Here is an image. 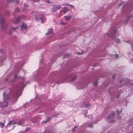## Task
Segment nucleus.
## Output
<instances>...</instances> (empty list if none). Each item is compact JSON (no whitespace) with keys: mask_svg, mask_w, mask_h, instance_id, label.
Instances as JSON below:
<instances>
[{"mask_svg":"<svg viewBox=\"0 0 133 133\" xmlns=\"http://www.w3.org/2000/svg\"><path fill=\"white\" fill-rule=\"evenodd\" d=\"M25 17L23 16H21L19 17L16 19H15L12 22V23L14 24H16L19 21L20 18H24Z\"/></svg>","mask_w":133,"mask_h":133,"instance_id":"2","label":"nucleus"},{"mask_svg":"<svg viewBox=\"0 0 133 133\" xmlns=\"http://www.w3.org/2000/svg\"><path fill=\"white\" fill-rule=\"evenodd\" d=\"M15 102H14V103L16 101L17 99L16 97L15 98Z\"/></svg>","mask_w":133,"mask_h":133,"instance_id":"34","label":"nucleus"},{"mask_svg":"<svg viewBox=\"0 0 133 133\" xmlns=\"http://www.w3.org/2000/svg\"><path fill=\"white\" fill-rule=\"evenodd\" d=\"M50 118H47V119L46 121H43L42 122L44 123H46V122H47L50 119Z\"/></svg>","mask_w":133,"mask_h":133,"instance_id":"21","label":"nucleus"},{"mask_svg":"<svg viewBox=\"0 0 133 133\" xmlns=\"http://www.w3.org/2000/svg\"><path fill=\"white\" fill-rule=\"evenodd\" d=\"M83 54V53H81L80 52H78V54L79 55H82Z\"/></svg>","mask_w":133,"mask_h":133,"instance_id":"30","label":"nucleus"},{"mask_svg":"<svg viewBox=\"0 0 133 133\" xmlns=\"http://www.w3.org/2000/svg\"><path fill=\"white\" fill-rule=\"evenodd\" d=\"M16 1V3H18V1Z\"/></svg>","mask_w":133,"mask_h":133,"instance_id":"35","label":"nucleus"},{"mask_svg":"<svg viewBox=\"0 0 133 133\" xmlns=\"http://www.w3.org/2000/svg\"><path fill=\"white\" fill-rule=\"evenodd\" d=\"M53 29H49L48 32L46 33V35H48L51 34L52 31Z\"/></svg>","mask_w":133,"mask_h":133,"instance_id":"12","label":"nucleus"},{"mask_svg":"<svg viewBox=\"0 0 133 133\" xmlns=\"http://www.w3.org/2000/svg\"><path fill=\"white\" fill-rule=\"evenodd\" d=\"M35 20L36 21H38L39 20H41V22L42 23L43 22V18H37V17H36Z\"/></svg>","mask_w":133,"mask_h":133,"instance_id":"13","label":"nucleus"},{"mask_svg":"<svg viewBox=\"0 0 133 133\" xmlns=\"http://www.w3.org/2000/svg\"><path fill=\"white\" fill-rule=\"evenodd\" d=\"M128 56L130 57H131V56H132V55L130 52H129L128 53Z\"/></svg>","mask_w":133,"mask_h":133,"instance_id":"20","label":"nucleus"},{"mask_svg":"<svg viewBox=\"0 0 133 133\" xmlns=\"http://www.w3.org/2000/svg\"><path fill=\"white\" fill-rule=\"evenodd\" d=\"M4 20L3 18L1 19V21L0 22V23L2 24L4 22Z\"/></svg>","mask_w":133,"mask_h":133,"instance_id":"22","label":"nucleus"},{"mask_svg":"<svg viewBox=\"0 0 133 133\" xmlns=\"http://www.w3.org/2000/svg\"><path fill=\"white\" fill-rule=\"evenodd\" d=\"M89 105H90L89 104H88L87 105H85V107L86 108H87L89 107Z\"/></svg>","mask_w":133,"mask_h":133,"instance_id":"27","label":"nucleus"},{"mask_svg":"<svg viewBox=\"0 0 133 133\" xmlns=\"http://www.w3.org/2000/svg\"><path fill=\"white\" fill-rule=\"evenodd\" d=\"M93 83L95 85H97V82L96 80H95V81H94L93 82Z\"/></svg>","mask_w":133,"mask_h":133,"instance_id":"18","label":"nucleus"},{"mask_svg":"<svg viewBox=\"0 0 133 133\" xmlns=\"http://www.w3.org/2000/svg\"><path fill=\"white\" fill-rule=\"evenodd\" d=\"M122 111V110H120V111H118V110L117 111V117L118 119H121V116H119V114L120 113H121Z\"/></svg>","mask_w":133,"mask_h":133,"instance_id":"11","label":"nucleus"},{"mask_svg":"<svg viewBox=\"0 0 133 133\" xmlns=\"http://www.w3.org/2000/svg\"><path fill=\"white\" fill-rule=\"evenodd\" d=\"M114 77H115V76H112V78H113V79L114 78Z\"/></svg>","mask_w":133,"mask_h":133,"instance_id":"37","label":"nucleus"},{"mask_svg":"<svg viewBox=\"0 0 133 133\" xmlns=\"http://www.w3.org/2000/svg\"><path fill=\"white\" fill-rule=\"evenodd\" d=\"M31 121L35 123L37 121H38V120L36 119V117H35L33 118L31 120Z\"/></svg>","mask_w":133,"mask_h":133,"instance_id":"15","label":"nucleus"},{"mask_svg":"<svg viewBox=\"0 0 133 133\" xmlns=\"http://www.w3.org/2000/svg\"><path fill=\"white\" fill-rule=\"evenodd\" d=\"M71 17V16H64V18L66 19V20L67 21H68L69 20Z\"/></svg>","mask_w":133,"mask_h":133,"instance_id":"14","label":"nucleus"},{"mask_svg":"<svg viewBox=\"0 0 133 133\" xmlns=\"http://www.w3.org/2000/svg\"><path fill=\"white\" fill-rule=\"evenodd\" d=\"M78 127V126H75L74 127V128L73 129V130H72L73 131H74L75 130V129L77 128Z\"/></svg>","mask_w":133,"mask_h":133,"instance_id":"24","label":"nucleus"},{"mask_svg":"<svg viewBox=\"0 0 133 133\" xmlns=\"http://www.w3.org/2000/svg\"><path fill=\"white\" fill-rule=\"evenodd\" d=\"M19 11V9L18 8L16 9L15 10V11L16 12H18Z\"/></svg>","mask_w":133,"mask_h":133,"instance_id":"23","label":"nucleus"},{"mask_svg":"<svg viewBox=\"0 0 133 133\" xmlns=\"http://www.w3.org/2000/svg\"><path fill=\"white\" fill-rule=\"evenodd\" d=\"M30 129H28V130H29Z\"/></svg>","mask_w":133,"mask_h":133,"instance_id":"47","label":"nucleus"},{"mask_svg":"<svg viewBox=\"0 0 133 133\" xmlns=\"http://www.w3.org/2000/svg\"><path fill=\"white\" fill-rule=\"evenodd\" d=\"M126 42H127V43H128V42H129V41H126Z\"/></svg>","mask_w":133,"mask_h":133,"instance_id":"43","label":"nucleus"},{"mask_svg":"<svg viewBox=\"0 0 133 133\" xmlns=\"http://www.w3.org/2000/svg\"><path fill=\"white\" fill-rule=\"evenodd\" d=\"M61 5H58L54 6L53 11V12L56 11L57 10L60 9L61 7Z\"/></svg>","mask_w":133,"mask_h":133,"instance_id":"3","label":"nucleus"},{"mask_svg":"<svg viewBox=\"0 0 133 133\" xmlns=\"http://www.w3.org/2000/svg\"><path fill=\"white\" fill-rule=\"evenodd\" d=\"M61 14V12H60V14Z\"/></svg>","mask_w":133,"mask_h":133,"instance_id":"44","label":"nucleus"},{"mask_svg":"<svg viewBox=\"0 0 133 133\" xmlns=\"http://www.w3.org/2000/svg\"><path fill=\"white\" fill-rule=\"evenodd\" d=\"M92 127H93V125H89V127H90V128H92Z\"/></svg>","mask_w":133,"mask_h":133,"instance_id":"31","label":"nucleus"},{"mask_svg":"<svg viewBox=\"0 0 133 133\" xmlns=\"http://www.w3.org/2000/svg\"><path fill=\"white\" fill-rule=\"evenodd\" d=\"M11 33H12L11 30H10L9 32L8 33L10 35H11Z\"/></svg>","mask_w":133,"mask_h":133,"instance_id":"29","label":"nucleus"},{"mask_svg":"<svg viewBox=\"0 0 133 133\" xmlns=\"http://www.w3.org/2000/svg\"><path fill=\"white\" fill-rule=\"evenodd\" d=\"M4 100L3 102H0V105L1 108L7 107L8 105V100L9 99V97L5 93H4L3 94Z\"/></svg>","mask_w":133,"mask_h":133,"instance_id":"1","label":"nucleus"},{"mask_svg":"<svg viewBox=\"0 0 133 133\" xmlns=\"http://www.w3.org/2000/svg\"><path fill=\"white\" fill-rule=\"evenodd\" d=\"M131 46L133 47V45H132Z\"/></svg>","mask_w":133,"mask_h":133,"instance_id":"42","label":"nucleus"},{"mask_svg":"<svg viewBox=\"0 0 133 133\" xmlns=\"http://www.w3.org/2000/svg\"><path fill=\"white\" fill-rule=\"evenodd\" d=\"M76 78V76H74L71 79V81L73 82L75 80Z\"/></svg>","mask_w":133,"mask_h":133,"instance_id":"17","label":"nucleus"},{"mask_svg":"<svg viewBox=\"0 0 133 133\" xmlns=\"http://www.w3.org/2000/svg\"><path fill=\"white\" fill-rule=\"evenodd\" d=\"M132 62H133V58L131 59Z\"/></svg>","mask_w":133,"mask_h":133,"instance_id":"36","label":"nucleus"},{"mask_svg":"<svg viewBox=\"0 0 133 133\" xmlns=\"http://www.w3.org/2000/svg\"><path fill=\"white\" fill-rule=\"evenodd\" d=\"M115 56L116 58H117L119 57V55L117 54H116Z\"/></svg>","mask_w":133,"mask_h":133,"instance_id":"26","label":"nucleus"},{"mask_svg":"<svg viewBox=\"0 0 133 133\" xmlns=\"http://www.w3.org/2000/svg\"><path fill=\"white\" fill-rule=\"evenodd\" d=\"M110 123H113V122L112 121H110Z\"/></svg>","mask_w":133,"mask_h":133,"instance_id":"38","label":"nucleus"},{"mask_svg":"<svg viewBox=\"0 0 133 133\" xmlns=\"http://www.w3.org/2000/svg\"><path fill=\"white\" fill-rule=\"evenodd\" d=\"M4 124L2 122H0V126L1 128H3L4 127Z\"/></svg>","mask_w":133,"mask_h":133,"instance_id":"16","label":"nucleus"},{"mask_svg":"<svg viewBox=\"0 0 133 133\" xmlns=\"http://www.w3.org/2000/svg\"><path fill=\"white\" fill-rule=\"evenodd\" d=\"M69 5L70 6V7L71 8H74V6L73 5L69 4Z\"/></svg>","mask_w":133,"mask_h":133,"instance_id":"28","label":"nucleus"},{"mask_svg":"<svg viewBox=\"0 0 133 133\" xmlns=\"http://www.w3.org/2000/svg\"><path fill=\"white\" fill-rule=\"evenodd\" d=\"M116 32V30H115L114 31V33H115Z\"/></svg>","mask_w":133,"mask_h":133,"instance_id":"39","label":"nucleus"},{"mask_svg":"<svg viewBox=\"0 0 133 133\" xmlns=\"http://www.w3.org/2000/svg\"><path fill=\"white\" fill-rule=\"evenodd\" d=\"M115 115V114L114 112H113L111 113V114L109 115L107 119H113L114 118V116Z\"/></svg>","mask_w":133,"mask_h":133,"instance_id":"7","label":"nucleus"},{"mask_svg":"<svg viewBox=\"0 0 133 133\" xmlns=\"http://www.w3.org/2000/svg\"><path fill=\"white\" fill-rule=\"evenodd\" d=\"M5 56L0 57V66H2L3 64V62L5 60Z\"/></svg>","mask_w":133,"mask_h":133,"instance_id":"4","label":"nucleus"},{"mask_svg":"<svg viewBox=\"0 0 133 133\" xmlns=\"http://www.w3.org/2000/svg\"><path fill=\"white\" fill-rule=\"evenodd\" d=\"M19 78H21V77H19L18 76H17V75H16L14 77V79L13 80H12V82L14 81H16L17 79H18Z\"/></svg>","mask_w":133,"mask_h":133,"instance_id":"10","label":"nucleus"},{"mask_svg":"<svg viewBox=\"0 0 133 133\" xmlns=\"http://www.w3.org/2000/svg\"><path fill=\"white\" fill-rule=\"evenodd\" d=\"M21 28L22 30H26L27 28V26L25 24L23 23L21 27Z\"/></svg>","mask_w":133,"mask_h":133,"instance_id":"5","label":"nucleus"},{"mask_svg":"<svg viewBox=\"0 0 133 133\" xmlns=\"http://www.w3.org/2000/svg\"><path fill=\"white\" fill-rule=\"evenodd\" d=\"M48 2V3H49V1H48V2Z\"/></svg>","mask_w":133,"mask_h":133,"instance_id":"41","label":"nucleus"},{"mask_svg":"<svg viewBox=\"0 0 133 133\" xmlns=\"http://www.w3.org/2000/svg\"><path fill=\"white\" fill-rule=\"evenodd\" d=\"M69 10L66 7H63L61 11H62L64 13V14L66 13Z\"/></svg>","mask_w":133,"mask_h":133,"instance_id":"8","label":"nucleus"},{"mask_svg":"<svg viewBox=\"0 0 133 133\" xmlns=\"http://www.w3.org/2000/svg\"><path fill=\"white\" fill-rule=\"evenodd\" d=\"M115 41L117 43H120V40L119 39H116V40H115Z\"/></svg>","mask_w":133,"mask_h":133,"instance_id":"19","label":"nucleus"},{"mask_svg":"<svg viewBox=\"0 0 133 133\" xmlns=\"http://www.w3.org/2000/svg\"><path fill=\"white\" fill-rule=\"evenodd\" d=\"M68 5L67 4H65V3H63L62 4V5L64 6V5Z\"/></svg>","mask_w":133,"mask_h":133,"instance_id":"32","label":"nucleus"},{"mask_svg":"<svg viewBox=\"0 0 133 133\" xmlns=\"http://www.w3.org/2000/svg\"><path fill=\"white\" fill-rule=\"evenodd\" d=\"M27 130V129H26L25 130V131H26V130Z\"/></svg>","mask_w":133,"mask_h":133,"instance_id":"45","label":"nucleus"},{"mask_svg":"<svg viewBox=\"0 0 133 133\" xmlns=\"http://www.w3.org/2000/svg\"><path fill=\"white\" fill-rule=\"evenodd\" d=\"M24 6L25 8H26V7L27 6V5L26 4H24Z\"/></svg>","mask_w":133,"mask_h":133,"instance_id":"33","label":"nucleus"},{"mask_svg":"<svg viewBox=\"0 0 133 133\" xmlns=\"http://www.w3.org/2000/svg\"><path fill=\"white\" fill-rule=\"evenodd\" d=\"M62 24H63V23H62Z\"/></svg>","mask_w":133,"mask_h":133,"instance_id":"46","label":"nucleus"},{"mask_svg":"<svg viewBox=\"0 0 133 133\" xmlns=\"http://www.w3.org/2000/svg\"><path fill=\"white\" fill-rule=\"evenodd\" d=\"M15 124V123L13 121H11L9 122L7 124L8 126H10L11 127V126H12L13 127V128H14L15 126L13 125V124Z\"/></svg>","mask_w":133,"mask_h":133,"instance_id":"6","label":"nucleus"},{"mask_svg":"<svg viewBox=\"0 0 133 133\" xmlns=\"http://www.w3.org/2000/svg\"><path fill=\"white\" fill-rule=\"evenodd\" d=\"M9 13V12L8 11V13L7 14V15H8Z\"/></svg>","mask_w":133,"mask_h":133,"instance_id":"40","label":"nucleus"},{"mask_svg":"<svg viewBox=\"0 0 133 133\" xmlns=\"http://www.w3.org/2000/svg\"><path fill=\"white\" fill-rule=\"evenodd\" d=\"M17 123L18 125H21L22 126H24L25 125L24 122L22 121L18 122Z\"/></svg>","mask_w":133,"mask_h":133,"instance_id":"9","label":"nucleus"},{"mask_svg":"<svg viewBox=\"0 0 133 133\" xmlns=\"http://www.w3.org/2000/svg\"><path fill=\"white\" fill-rule=\"evenodd\" d=\"M18 28V27H16V28H15V27H13L12 28V29L13 30H16V29H17Z\"/></svg>","mask_w":133,"mask_h":133,"instance_id":"25","label":"nucleus"}]
</instances>
